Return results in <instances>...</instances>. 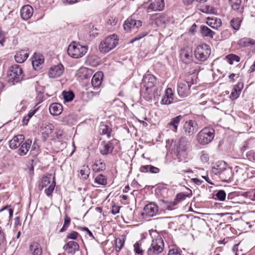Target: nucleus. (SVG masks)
I'll use <instances>...</instances> for the list:
<instances>
[{
  "label": "nucleus",
  "mask_w": 255,
  "mask_h": 255,
  "mask_svg": "<svg viewBox=\"0 0 255 255\" xmlns=\"http://www.w3.org/2000/svg\"><path fill=\"white\" fill-rule=\"evenodd\" d=\"M24 140V136L23 135L18 134L15 135L9 141V147L11 149H16L19 147Z\"/></svg>",
  "instance_id": "obj_19"
},
{
  "label": "nucleus",
  "mask_w": 255,
  "mask_h": 255,
  "mask_svg": "<svg viewBox=\"0 0 255 255\" xmlns=\"http://www.w3.org/2000/svg\"><path fill=\"white\" fill-rule=\"evenodd\" d=\"M88 46L82 45L79 42L73 41L68 46L67 53L68 55L74 58H79L83 57L87 52Z\"/></svg>",
  "instance_id": "obj_1"
},
{
  "label": "nucleus",
  "mask_w": 255,
  "mask_h": 255,
  "mask_svg": "<svg viewBox=\"0 0 255 255\" xmlns=\"http://www.w3.org/2000/svg\"><path fill=\"white\" fill-rule=\"evenodd\" d=\"M51 184V183H50V179L49 177L46 176L43 177L42 178L40 183L39 184L38 188L39 190H41L44 188L49 186Z\"/></svg>",
  "instance_id": "obj_38"
},
{
  "label": "nucleus",
  "mask_w": 255,
  "mask_h": 255,
  "mask_svg": "<svg viewBox=\"0 0 255 255\" xmlns=\"http://www.w3.org/2000/svg\"><path fill=\"white\" fill-rule=\"evenodd\" d=\"M197 80V76L195 74H190L187 77L185 82L190 87L192 85L196 84Z\"/></svg>",
  "instance_id": "obj_40"
},
{
  "label": "nucleus",
  "mask_w": 255,
  "mask_h": 255,
  "mask_svg": "<svg viewBox=\"0 0 255 255\" xmlns=\"http://www.w3.org/2000/svg\"><path fill=\"white\" fill-rule=\"evenodd\" d=\"M182 119L183 116L181 115H179L172 118L170 121L167 124L166 128L175 132H177L179 123Z\"/></svg>",
  "instance_id": "obj_18"
},
{
  "label": "nucleus",
  "mask_w": 255,
  "mask_h": 255,
  "mask_svg": "<svg viewBox=\"0 0 255 255\" xmlns=\"http://www.w3.org/2000/svg\"><path fill=\"white\" fill-rule=\"evenodd\" d=\"M200 33L203 37H208L212 38L215 35V32L205 25L200 26Z\"/></svg>",
  "instance_id": "obj_32"
},
{
  "label": "nucleus",
  "mask_w": 255,
  "mask_h": 255,
  "mask_svg": "<svg viewBox=\"0 0 255 255\" xmlns=\"http://www.w3.org/2000/svg\"><path fill=\"white\" fill-rule=\"evenodd\" d=\"M141 172L146 173L150 172L151 173H158L159 172V169L151 165H142L139 169Z\"/></svg>",
  "instance_id": "obj_29"
},
{
  "label": "nucleus",
  "mask_w": 255,
  "mask_h": 255,
  "mask_svg": "<svg viewBox=\"0 0 255 255\" xmlns=\"http://www.w3.org/2000/svg\"><path fill=\"white\" fill-rule=\"evenodd\" d=\"M54 126L51 124L46 125L43 129V133L46 134L47 136H48L51 133H52L54 130Z\"/></svg>",
  "instance_id": "obj_43"
},
{
  "label": "nucleus",
  "mask_w": 255,
  "mask_h": 255,
  "mask_svg": "<svg viewBox=\"0 0 255 255\" xmlns=\"http://www.w3.org/2000/svg\"><path fill=\"white\" fill-rule=\"evenodd\" d=\"M214 137V130L210 128H204L197 135L198 142L202 145L210 143Z\"/></svg>",
  "instance_id": "obj_4"
},
{
  "label": "nucleus",
  "mask_w": 255,
  "mask_h": 255,
  "mask_svg": "<svg viewBox=\"0 0 255 255\" xmlns=\"http://www.w3.org/2000/svg\"><path fill=\"white\" fill-rule=\"evenodd\" d=\"M91 74L92 70L86 68H81L78 71V74L81 78L87 79L90 77Z\"/></svg>",
  "instance_id": "obj_35"
},
{
  "label": "nucleus",
  "mask_w": 255,
  "mask_h": 255,
  "mask_svg": "<svg viewBox=\"0 0 255 255\" xmlns=\"http://www.w3.org/2000/svg\"><path fill=\"white\" fill-rule=\"evenodd\" d=\"M134 250L136 254H142V250L140 249L139 244L138 243L136 242L134 244Z\"/></svg>",
  "instance_id": "obj_57"
},
{
  "label": "nucleus",
  "mask_w": 255,
  "mask_h": 255,
  "mask_svg": "<svg viewBox=\"0 0 255 255\" xmlns=\"http://www.w3.org/2000/svg\"><path fill=\"white\" fill-rule=\"evenodd\" d=\"M86 62L91 66H96L99 63V58L96 55H90L87 57Z\"/></svg>",
  "instance_id": "obj_36"
},
{
  "label": "nucleus",
  "mask_w": 255,
  "mask_h": 255,
  "mask_svg": "<svg viewBox=\"0 0 255 255\" xmlns=\"http://www.w3.org/2000/svg\"><path fill=\"white\" fill-rule=\"evenodd\" d=\"M62 95L65 101L66 102L71 101L74 97V93L71 91H63L62 93Z\"/></svg>",
  "instance_id": "obj_44"
},
{
  "label": "nucleus",
  "mask_w": 255,
  "mask_h": 255,
  "mask_svg": "<svg viewBox=\"0 0 255 255\" xmlns=\"http://www.w3.org/2000/svg\"><path fill=\"white\" fill-rule=\"evenodd\" d=\"M190 88L185 82H179L177 87V92L179 96L182 98L187 96L190 93Z\"/></svg>",
  "instance_id": "obj_15"
},
{
  "label": "nucleus",
  "mask_w": 255,
  "mask_h": 255,
  "mask_svg": "<svg viewBox=\"0 0 255 255\" xmlns=\"http://www.w3.org/2000/svg\"><path fill=\"white\" fill-rule=\"evenodd\" d=\"M114 148V144L112 141H103L101 143L100 153L102 155H107L110 153H112Z\"/></svg>",
  "instance_id": "obj_16"
},
{
  "label": "nucleus",
  "mask_w": 255,
  "mask_h": 255,
  "mask_svg": "<svg viewBox=\"0 0 255 255\" xmlns=\"http://www.w3.org/2000/svg\"><path fill=\"white\" fill-rule=\"evenodd\" d=\"M229 4L233 9L238 10L240 8L241 0H228Z\"/></svg>",
  "instance_id": "obj_46"
},
{
  "label": "nucleus",
  "mask_w": 255,
  "mask_h": 255,
  "mask_svg": "<svg viewBox=\"0 0 255 255\" xmlns=\"http://www.w3.org/2000/svg\"><path fill=\"white\" fill-rule=\"evenodd\" d=\"M238 44L242 47H247L251 45H255V40L248 37H244L240 39L238 41Z\"/></svg>",
  "instance_id": "obj_34"
},
{
  "label": "nucleus",
  "mask_w": 255,
  "mask_h": 255,
  "mask_svg": "<svg viewBox=\"0 0 255 255\" xmlns=\"http://www.w3.org/2000/svg\"><path fill=\"white\" fill-rule=\"evenodd\" d=\"M164 248V243L160 237H157L152 241L150 247L148 249V255H158L161 253Z\"/></svg>",
  "instance_id": "obj_5"
},
{
  "label": "nucleus",
  "mask_w": 255,
  "mask_h": 255,
  "mask_svg": "<svg viewBox=\"0 0 255 255\" xmlns=\"http://www.w3.org/2000/svg\"><path fill=\"white\" fill-rule=\"evenodd\" d=\"M90 170L87 165H83L80 169V174L81 177L84 179H86L89 176Z\"/></svg>",
  "instance_id": "obj_39"
},
{
  "label": "nucleus",
  "mask_w": 255,
  "mask_h": 255,
  "mask_svg": "<svg viewBox=\"0 0 255 255\" xmlns=\"http://www.w3.org/2000/svg\"><path fill=\"white\" fill-rule=\"evenodd\" d=\"M180 57L185 63H190L192 59V51L189 48L183 49L180 52Z\"/></svg>",
  "instance_id": "obj_20"
},
{
  "label": "nucleus",
  "mask_w": 255,
  "mask_h": 255,
  "mask_svg": "<svg viewBox=\"0 0 255 255\" xmlns=\"http://www.w3.org/2000/svg\"><path fill=\"white\" fill-rule=\"evenodd\" d=\"M174 102L173 93L171 88H167L164 93L161 103L163 105H169Z\"/></svg>",
  "instance_id": "obj_21"
},
{
  "label": "nucleus",
  "mask_w": 255,
  "mask_h": 255,
  "mask_svg": "<svg viewBox=\"0 0 255 255\" xmlns=\"http://www.w3.org/2000/svg\"><path fill=\"white\" fill-rule=\"evenodd\" d=\"M200 10L204 13H212L214 12L215 9L212 6L205 5L203 6Z\"/></svg>",
  "instance_id": "obj_49"
},
{
  "label": "nucleus",
  "mask_w": 255,
  "mask_h": 255,
  "mask_svg": "<svg viewBox=\"0 0 255 255\" xmlns=\"http://www.w3.org/2000/svg\"><path fill=\"white\" fill-rule=\"evenodd\" d=\"M206 23L214 29H218L222 25V21L220 19L215 17H208L206 18Z\"/></svg>",
  "instance_id": "obj_25"
},
{
  "label": "nucleus",
  "mask_w": 255,
  "mask_h": 255,
  "mask_svg": "<svg viewBox=\"0 0 255 255\" xmlns=\"http://www.w3.org/2000/svg\"><path fill=\"white\" fill-rule=\"evenodd\" d=\"M183 129L186 134L188 135H193L197 131V124L195 121L189 120L184 123Z\"/></svg>",
  "instance_id": "obj_11"
},
{
  "label": "nucleus",
  "mask_w": 255,
  "mask_h": 255,
  "mask_svg": "<svg viewBox=\"0 0 255 255\" xmlns=\"http://www.w3.org/2000/svg\"><path fill=\"white\" fill-rule=\"evenodd\" d=\"M213 172L217 175L219 176L220 179L225 182H229L231 181L233 176V172L231 168H224L223 169L216 168L213 169Z\"/></svg>",
  "instance_id": "obj_7"
},
{
  "label": "nucleus",
  "mask_w": 255,
  "mask_h": 255,
  "mask_svg": "<svg viewBox=\"0 0 255 255\" xmlns=\"http://www.w3.org/2000/svg\"><path fill=\"white\" fill-rule=\"evenodd\" d=\"M141 25L142 22L140 20H136L132 18H128L125 21L123 26L125 30L129 31L134 28H138Z\"/></svg>",
  "instance_id": "obj_12"
},
{
  "label": "nucleus",
  "mask_w": 255,
  "mask_h": 255,
  "mask_svg": "<svg viewBox=\"0 0 255 255\" xmlns=\"http://www.w3.org/2000/svg\"><path fill=\"white\" fill-rule=\"evenodd\" d=\"M226 59L230 64H233L234 61L239 62L240 60V58L235 54H230L227 55L226 56Z\"/></svg>",
  "instance_id": "obj_48"
},
{
  "label": "nucleus",
  "mask_w": 255,
  "mask_h": 255,
  "mask_svg": "<svg viewBox=\"0 0 255 255\" xmlns=\"http://www.w3.org/2000/svg\"><path fill=\"white\" fill-rule=\"evenodd\" d=\"M120 208V207L119 206H113L111 210V213L114 215L118 214V213H119Z\"/></svg>",
  "instance_id": "obj_63"
},
{
  "label": "nucleus",
  "mask_w": 255,
  "mask_h": 255,
  "mask_svg": "<svg viewBox=\"0 0 255 255\" xmlns=\"http://www.w3.org/2000/svg\"><path fill=\"white\" fill-rule=\"evenodd\" d=\"M6 244V240L4 236V233L0 230V247L4 246Z\"/></svg>",
  "instance_id": "obj_56"
},
{
  "label": "nucleus",
  "mask_w": 255,
  "mask_h": 255,
  "mask_svg": "<svg viewBox=\"0 0 255 255\" xmlns=\"http://www.w3.org/2000/svg\"><path fill=\"white\" fill-rule=\"evenodd\" d=\"M94 182L98 185H106L107 184V178L105 175L99 174L95 178Z\"/></svg>",
  "instance_id": "obj_37"
},
{
  "label": "nucleus",
  "mask_w": 255,
  "mask_h": 255,
  "mask_svg": "<svg viewBox=\"0 0 255 255\" xmlns=\"http://www.w3.org/2000/svg\"><path fill=\"white\" fill-rule=\"evenodd\" d=\"M158 213V207L154 203H150L146 205L143 209L141 215L144 217H152Z\"/></svg>",
  "instance_id": "obj_8"
},
{
  "label": "nucleus",
  "mask_w": 255,
  "mask_h": 255,
  "mask_svg": "<svg viewBox=\"0 0 255 255\" xmlns=\"http://www.w3.org/2000/svg\"><path fill=\"white\" fill-rule=\"evenodd\" d=\"M194 54L198 60L202 61L206 60L211 54L209 46L206 44L198 46L194 51Z\"/></svg>",
  "instance_id": "obj_6"
},
{
  "label": "nucleus",
  "mask_w": 255,
  "mask_h": 255,
  "mask_svg": "<svg viewBox=\"0 0 255 255\" xmlns=\"http://www.w3.org/2000/svg\"><path fill=\"white\" fill-rule=\"evenodd\" d=\"M33 13V9L30 5H25L23 6L20 11V16L23 20L29 19Z\"/></svg>",
  "instance_id": "obj_17"
},
{
  "label": "nucleus",
  "mask_w": 255,
  "mask_h": 255,
  "mask_svg": "<svg viewBox=\"0 0 255 255\" xmlns=\"http://www.w3.org/2000/svg\"><path fill=\"white\" fill-rule=\"evenodd\" d=\"M7 76L8 82L14 85L23 79L24 75L21 67L19 65L14 64L10 67Z\"/></svg>",
  "instance_id": "obj_2"
},
{
  "label": "nucleus",
  "mask_w": 255,
  "mask_h": 255,
  "mask_svg": "<svg viewBox=\"0 0 255 255\" xmlns=\"http://www.w3.org/2000/svg\"><path fill=\"white\" fill-rule=\"evenodd\" d=\"M188 195L184 194V193H180L176 195V198L177 200H178L179 201L181 200H183L185 199L186 197H187Z\"/></svg>",
  "instance_id": "obj_61"
},
{
  "label": "nucleus",
  "mask_w": 255,
  "mask_h": 255,
  "mask_svg": "<svg viewBox=\"0 0 255 255\" xmlns=\"http://www.w3.org/2000/svg\"><path fill=\"white\" fill-rule=\"evenodd\" d=\"M118 44L117 36L113 34L106 38L101 42L99 50L102 53H108L114 49Z\"/></svg>",
  "instance_id": "obj_3"
},
{
  "label": "nucleus",
  "mask_w": 255,
  "mask_h": 255,
  "mask_svg": "<svg viewBox=\"0 0 255 255\" xmlns=\"http://www.w3.org/2000/svg\"><path fill=\"white\" fill-rule=\"evenodd\" d=\"M44 62V59L40 56H39L37 58L36 56H34V59L32 60V64L33 67L36 70V68L38 67L40 65L42 64Z\"/></svg>",
  "instance_id": "obj_41"
},
{
  "label": "nucleus",
  "mask_w": 255,
  "mask_h": 255,
  "mask_svg": "<svg viewBox=\"0 0 255 255\" xmlns=\"http://www.w3.org/2000/svg\"><path fill=\"white\" fill-rule=\"evenodd\" d=\"M156 81V78L153 75L146 74L144 75L142 84L148 94H149L150 90L155 86Z\"/></svg>",
  "instance_id": "obj_9"
},
{
  "label": "nucleus",
  "mask_w": 255,
  "mask_h": 255,
  "mask_svg": "<svg viewBox=\"0 0 255 255\" xmlns=\"http://www.w3.org/2000/svg\"><path fill=\"white\" fill-rule=\"evenodd\" d=\"M178 162H187L189 160V151L175 150L174 152Z\"/></svg>",
  "instance_id": "obj_26"
},
{
  "label": "nucleus",
  "mask_w": 255,
  "mask_h": 255,
  "mask_svg": "<svg viewBox=\"0 0 255 255\" xmlns=\"http://www.w3.org/2000/svg\"><path fill=\"white\" fill-rule=\"evenodd\" d=\"M55 186V181H53L51 184L49 185L47 188L45 189V193L47 196H49L52 195V193L54 189Z\"/></svg>",
  "instance_id": "obj_50"
},
{
  "label": "nucleus",
  "mask_w": 255,
  "mask_h": 255,
  "mask_svg": "<svg viewBox=\"0 0 255 255\" xmlns=\"http://www.w3.org/2000/svg\"><path fill=\"white\" fill-rule=\"evenodd\" d=\"M243 87H244L243 83H241V82H239L237 85H236L234 86L233 89H234V90H235V91L238 92V93H240L241 90L243 88Z\"/></svg>",
  "instance_id": "obj_58"
},
{
  "label": "nucleus",
  "mask_w": 255,
  "mask_h": 255,
  "mask_svg": "<svg viewBox=\"0 0 255 255\" xmlns=\"http://www.w3.org/2000/svg\"><path fill=\"white\" fill-rule=\"evenodd\" d=\"M103 73L101 71L96 73L93 76L91 83L94 88H99L102 84Z\"/></svg>",
  "instance_id": "obj_23"
},
{
  "label": "nucleus",
  "mask_w": 255,
  "mask_h": 255,
  "mask_svg": "<svg viewBox=\"0 0 255 255\" xmlns=\"http://www.w3.org/2000/svg\"><path fill=\"white\" fill-rule=\"evenodd\" d=\"M241 20L239 18H234L230 21V25L235 30H238L241 25Z\"/></svg>",
  "instance_id": "obj_42"
},
{
  "label": "nucleus",
  "mask_w": 255,
  "mask_h": 255,
  "mask_svg": "<svg viewBox=\"0 0 255 255\" xmlns=\"http://www.w3.org/2000/svg\"><path fill=\"white\" fill-rule=\"evenodd\" d=\"M31 143L32 141L29 139L23 141L19 146L18 154L21 156L26 154L31 147Z\"/></svg>",
  "instance_id": "obj_22"
},
{
  "label": "nucleus",
  "mask_w": 255,
  "mask_h": 255,
  "mask_svg": "<svg viewBox=\"0 0 255 255\" xmlns=\"http://www.w3.org/2000/svg\"><path fill=\"white\" fill-rule=\"evenodd\" d=\"M168 255H180V253L177 249L170 250Z\"/></svg>",
  "instance_id": "obj_64"
},
{
  "label": "nucleus",
  "mask_w": 255,
  "mask_h": 255,
  "mask_svg": "<svg viewBox=\"0 0 255 255\" xmlns=\"http://www.w3.org/2000/svg\"><path fill=\"white\" fill-rule=\"evenodd\" d=\"M189 142L185 137H180L177 142L175 150L189 151Z\"/></svg>",
  "instance_id": "obj_24"
},
{
  "label": "nucleus",
  "mask_w": 255,
  "mask_h": 255,
  "mask_svg": "<svg viewBox=\"0 0 255 255\" xmlns=\"http://www.w3.org/2000/svg\"><path fill=\"white\" fill-rule=\"evenodd\" d=\"M161 88L157 87L156 90L154 92L153 95L152 96H153L154 99H157L158 97L160 96L161 92Z\"/></svg>",
  "instance_id": "obj_55"
},
{
  "label": "nucleus",
  "mask_w": 255,
  "mask_h": 255,
  "mask_svg": "<svg viewBox=\"0 0 255 255\" xmlns=\"http://www.w3.org/2000/svg\"><path fill=\"white\" fill-rule=\"evenodd\" d=\"M240 94V93L233 89L230 95V97L232 98L233 100L236 99L239 97Z\"/></svg>",
  "instance_id": "obj_62"
},
{
  "label": "nucleus",
  "mask_w": 255,
  "mask_h": 255,
  "mask_svg": "<svg viewBox=\"0 0 255 255\" xmlns=\"http://www.w3.org/2000/svg\"><path fill=\"white\" fill-rule=\"evenodd\" d=\"M147 34V32H143L139 34L137 36H136L133 39H132L130 40V43H133L134 41L138 40H140V39H141L142 38H143V37L146 36Z\"/></svg>",
  "instance_id": "obj_53"
},
{
  "label": "nucleus",
  "mask_w": 255,
  "mask_h": 255,
  "mask_svg": "<svg viewBox=\"0 0 255 255\" xmlns=\"http://www.w3.org/2000/svg\"><path fill=\"white\" fill-rule=\"evenodd\" d=\"M29 249L33 255H41L42 254V248L40 245L36 242H33L30 245Z\"/></svg>",
  "instance_id": "obj_31"
},
{
  "label": "nucleus",
  "mask_w": 255,
  "mask_h": 255,
  "mask_svg": "<svg viewBox=\"0 0 255 255\" xmlns=\"http://www.w3.org/2000/svg\"><path fill=\"white\" fill-rule=\"evenodd\" d=\"M28 55L29 54L27 50H21L16 53L14 58L16 62L22 63L26 60Z\"/></svg>",
  "instance_id": "obj_27"
},
{
  "label": "nucleus",
  "mask_w": 255,
  "mask_h": 255,
  "mask_svg": "<svg viewBox=\"0 0 255 255\" xmlns=\"http://www.w3.org/2000/svg\"><path fill=\"white\" fill-rule=\"evenodd\" d=\"M93 170L95 172L104 171L106 169V164L102 160L96 161L93 165Z\"/></svg>",
  "instance_id": "obj_33"
},
{
  "label": "nucleus",
  "mask_w": 255,
  "mask_h": 255,
  "mask_svg": "<svg viewBox=\"0 0 255 255\" xmlns=\"http://www.w3.org/2000/svg\"><path fill=\"white\" fill-rule=\"evenodd\" d=\"M70 218L67 215H66L64 217L63 226L62 228L60 230V232H63L66 231L70 225Z\"/></svg>",
  "instance_id": "obj_47"
},
{
  "label": "nucleus",
  "mask_w": 255,
  "mask_h": 255,
  "mask_svg": "<svg viewBox=\"0 0 255 255\" xmlns=\"http://www.w3.org/2000/svg\"><path fill=\"white\" fill-rule=\"evenodd\" d=\"M200 158L203 162H207L209 160V157L208 154L206 153L204 151H202Z\"/></svg>",
  "instance_id": "obj_59"
},
{
  "label": "nucleus",
  "mask_w": 255,
  "mask_h": 255,
  "mask_svg": "<svg viewBox=\"0 0 255 255\" xmlns=\"http://www.w3.org/2000/svg\"><path fill=\"white\" fill-rule=\"evenodd\" d=\"M217 198L221 201H224L226 198V194L224 190H219L216 194Z\"/></svg>",
  "instance_id": "obj_51"
},
{
  "label": "nucleus",
  "mask_w": 255,
  "mask_h": 255,
  "mask_svg": "<svg viewBox=\"0 0 255 255\" xmlns=\"http://www.w3.org/2000/svg\"><path fill=\"white\" fill-rule=\"evenodd\" d=\"M64 71V67L61 64L51 67L48 72V76L50 78H57L61 76Z\"/></svg>",
  "instance_id": "obj_10"
},
{
  "label": "nucleus",
  "mask_w": 255,
  "mask_h": 255,
  "mask_svg": "<svg viewBox=\"0 0 255 255\" xmlns=\"http://www.w3.org/2000/svg\"><path fill=\"white\" fill-rule=\"evenodd\" d=\"M63 249L68 254L74 255L79 251V246L76 241H71L64 246Z\"/></svg>",
  "instance_id": "obj_14"
},
{
  "label": "nucleus",
  "mask_w": 255,
  "mask_h": 255,
  "mask_svg": "<svg viewBox=\"0 0 255 255\" xmlns=\"http://www.w3.org/2000/svg\"><path fill=\"white\" fill-rule=\"evenodd\" d=\"M112 128L108 125L101 124L99 127V132L101 135H105L108 138L111 135Z\"/></svg>",
  "instance_id": "obj_30"
},
{
  "label": "nucleus",
  "mask_w": 255,
  "mask_h": 255,
  "mask_svg": "<svg viewBox=\"0 0 255 255\" xmlns=\"http://www.w3.org/2000/svg\"><path fill=\"white\" fill-rule=\"evenodd\" d=\"M249 8L251 12L252 16H254L255 13V1L252 2L251 3L249 4Z\"/></svg>",
  "instance_id": "obj_60"
},
{
  "label": "nucleus",
  "mask_w": 255,
  "mask_h": 255,
  "mask_svg": "<svg viewBox=\"0 0 255 255\" xmlns=\"http://www.w3.org/2000/svg\"><path fill=\"white\" fill-rule=\"evenodd\" d=\"M79 237H80V235L76 231H72L67 234L66 239L76 240Z\"/></svg>",
  "instance_id": "obj_52"
},
{
  "label": "nucleus",
  "mask_w": 255,
  "mask_h": 255,
  "mask_svg": "<svg viewBox=\"0 0 255 255\" xmlns=\"http://www.w3.org/2000/svg\"><path fill=\"white\" fill-rule=\"evenodd\" d=\"M49 110L51 115L58 116L61 113L63 110V107L60 104L57 103H53L49 107Z\"/></svg>",
  "instance_id": "obj_28"
},
{
  "label": "nucleus",
  "mask_w": 255,
  "mask_h": 255,
  "mask_svg": "<svg viewBox=\"0 0 255 255\" xmlns=\"http://www.w3.org/2000/svg\"><path fill=\"white\" fill-rule=\"evenodd\" d=\"M164 0H154L151 2L146 7L147 12L152 11H161L164 7Z\"/></svg>",
  "instance_id": "obj_13"
},
{
  "label": "nucleus",
  "mask_w": 255,
  "mask_h": 255,
  "mask_svg": "<svg viewBox=\"0 0 255 255\" xmlns=\"http://www.w3.org/2000/svg\"><path fill=\"white\" fill-rule=\"evenodd\" d=\"M166 22L165 17L163 15H160L155 20V23L159 26L161 25V22L165 23Z\"/></svg>",
  "instance_id": "obj_54"
},
{
  "label": "nucleus",
  "mask_w": 255,
  "mask_h": 255,
  "mask_svg": "<svg viewBox=\"0 0 255 255\" xmlns=\"http://www.w3.org/2000/svg\"><path fill=\"white\" fill-rule=\"evenodd\" d=\"M125 241L121 238H117L115 240V248L117 252L121 251L124 245Z\"/></svg>",
  "instance_id": "obj_45"
}]
</instances>
